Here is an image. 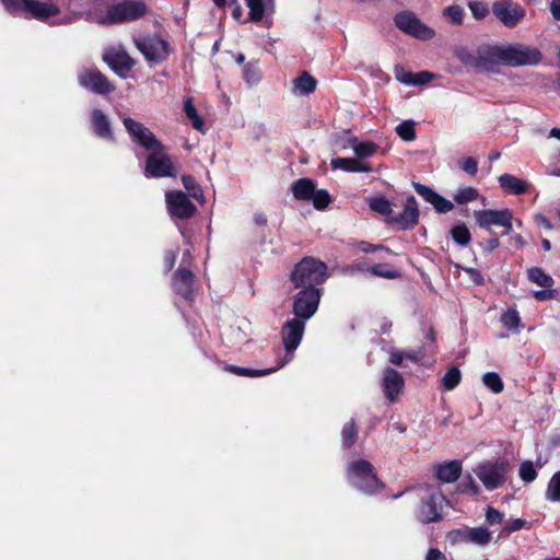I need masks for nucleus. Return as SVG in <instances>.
Returning a JSON list of instances; mask_svg holds the SVG:
<instances>
[{
  "label": "nucleus",
  "instance_id": "f257e3e1",
  "mask_svg": "<svg viewBox=\"0 0 560 560\" xmlns=\"http://www.w3.org/2000/svg\"><path fill=\"white\" fill-rule=\"evenodd\" d=\"M491 56L495 61L511 67L537 66L542 61L538 48L522 44L493 47Z\"/></svg>",
  "mask_w": 560,
  "mask_h": 560
},
{
  "label": "nucleus",
  "instance_id": "f03ea898",
  "mask_svg": "<svg viewBox=\"0 0 560 560\" xmlns=\"http://www.w3.org/2000/svg\"><path fill=\"white\" fill-rule=\"evenodd\" d=\"M327 277V266L313 257L303 258L291 272V281L301 289L316 288Z\"/></svg>",
  "mask_w": 560,
  "mask_h": 560
},
{
  "label": "nucleus",
  "instance_id": "7ed1b4c3",
  "mask_svg": "<svg viewBox=\"0 0 560 560\" xmlns=\"http://www.w3.org/2000/svg\"><path fill=\"white\" fill-rule=\"evenodd\" d=\"M133 43L149 63H161L171 52L168 43L156 34L136 36Z\"/></svg>",
  "mask_w": 560,
  "mask_h": 560
},
{
  "label": "nucleus",
  "instance_id": "20e7f679",
  "mask_svg": "<svg viewBox=\"0 0 560 560\" xmlns=\"http://www.w3.org/2000/svg\"><path fill=\"white\" fill-rule=\"evenodd\" d=\"M2 4L11 11L25 12L38 20H45L59 13L58 7L52 1L2 0Z\"/></svg>",
  "mask_w": 560,
  "mask_h": 560
},
{
  "label": "nucleus",
  "instance_id": "39448f33",
  "mask_svg": "<svg viewBox=\"0 0 560 560\" xmlns=\"http://www.w3.org/2000/svg\"><path fill=\"white\" fill-rule=\"evenodd\" d=\"M305 322L306 319L294 317L284 323L281 331V337L287 354L282 362L277 365L280 366V369L292 361L293 352L299 347L303 338Z\"/></svg>",
  "mask_w": 560,
  "mask_h": 560
},
{
  "label": "nucleus",
  "instance_id": "423d86ee",
  "mask_svg": "<svg viewBox=\"0 0 560 560\" xmlns=\"http://www.w3.org/2000/svg\"><path fill=\"white\" fill-rule=\"evenodd\" d=\"M294 198L299 200H312L313 206L318 209H325L330 202V196L325 189H316V184L310 178H301L292 184L291 187Z\"/></svg>",
  "mask_w": 560,
  "mask_h": 560
},
{
  "label": "nucleus",
  "instance_id": "0eeeda50",
  "mask_svg": "<svg viewBox=\"0 0 560 560\" xmlns=\"http://www.w3.org/2000/svg\"><path fill=\"white\" fill-rule=\"evenodd\" d=\"M143 174L147 178H160L175 176L174 164L165 153L163 144L159 149L149 151Z\"/></svg>",
  "mask_w": 560,
  "mask_h": 560
},
{
  "label": "nucleus",
  "instance_id": "6e6552de",
  "mask_svg": "<svg viewBox=\"0 0 560 560\" xmlns=\"http://www.w3.org/2000/svg\"><path fill=\"white\" fill-rule=\"evenodd\" d=\"M395 25L404 33L421 39L428 40L431 39L435 32L423 24L413 12L411 11H402L396 14L395 16Z\"/></svg>",
  "mask_w": 560,
  "mask_h": 560
},
{
  "label": "nucleus",
  "instance_id": "1a4fd4ad",
  "mask_svg": "<svg viewBox=\"0 0 560 560\" xmlns=\"http://www.w3.org/2000/svg\"><path fill=\"white\" fill-rule=\"evenodd\" d=\"M147 7L140 1H125L110 7L107 10L104 23H125L144 15Z\"/></svg>",
  "mask_w": 560,
  "mask_h": 560
},
{
  "label": "nucleus",
  "instance_id": "9d476101",
  "mask_svg": "<svg viewBox=\"0 0 560 560\" xmlns=\"http://www.w3.org/2000/svg\"><path fill=\"white\" fill-rule=\"evenodd\" d=\"M418 512V518L422 523L436 522L441 518L444 509L448 506V501L443 492H429L422 499Z\"/></svg>",
  "mask_w": 560,
  "mask_h": 560
},
{
  "label": "nucleus",
  "instance_id": "9b49d317",
  "mask_svg": "<svg viewBox=\"0 0 560 560\" xmlns=\"http://www.w3.org/2000/svg\"><path fill=\"white\" fill-rule=\"evenodd\" d=\"M78 82L81 88L100 95H107L115 90V85L97 69L80 70Z\"/></svg>",
  "mask_w": 560,
  "mask_h": 560
},
{
  "label": "nucleus",
  "instance_id": "f8f14e48",
  "mask_svg": "<svg viewBox=\"0 0 560 560\" xmlns=\"http://www.w3.org/2000/svg\"><path fill=\"white\" fill-rule=\"evenodd\" d=\"M320 295V290L317 288L301 289L293 303L294 315L302 319H310L317 311Z\"/></svg>",
  "mask_w": 560,
  "mask_h": 560
},
{
  "label": "nucleus",
  "instance_id": "ddd939ff",
  "mask_svg": "<svg viewBox=\"0 0 560 560\" xmlns=\"http://www.w3.org/2000/svg\"><path fill=\"white\" fill-rule=\"evenodd\" d=\"M474 218L478 226L487 230L490 229L491 226L512 229V223L514 220L513 212L508 208L501 210H475Z\"/></svg>",
  "mask_w": 560,
  "mask_h": 560
},
{
  "label": "nucleus",
  "instance_id": "4468645a",
  "mask_svg": "<svg viewBox=\"0 0 560 560\" xmlns=\"http://www.w3.org/2000/svg\"><path fill=\"white\" fill-rule=\"evenodd\" d=\"M348 477L358 487L376 489L382 486L374 472L373 466L363 459L350 464Z\"/></svg>",
  "mask_w": 560,
  "mask_h": 560
},
{
  "label": "nucleus",
  "instance_id": "2eb2a0df",
  "mask_svg": "<svg viewBox=\"0 0 560 560\" xmlns=\"http://www.w3.org/2000/svg\"><path fill=\"white\" fill-rule=\"evenodd\" d=\"M508 474V464L501 463H483L476 469V475L482 481L486 488H500L503 486Z\"/></svg>",
  "mask_w": 560,
  "mask_h": 560
},
{
  "label": "nucleus",
  "instance_id": "dca6fc26",
  "mask_svg": "<svg viewBox=\"0 0 560 560\" xmlns=\"http://www.w3.org/2000/svg\"><path fill=\"white\" fill-rule=\"evenodd\" d=\"M122 124L127 131L130 133L131 138L147 151L159 149L161 147L162 143L143 124L136 121L130 117H125L122 119Z\"/></svg>",
  "mask_w": 560,
  "mask_h": 560
},
{
  "label": "nucleus",
  "instance_id": "f3484780",
  "mask_svg": "<svg viewBox=\"0 0 560 560\" xmlns=\"http://www.w3.org/2000/svg\"><path fill=\"white\" fill-rule=\"evenodd\" d=\"M495 18L506 27L516 26L525 16L524 9L516 3L498 1L492 7Z\"/></svg>",
  "mask_w": 560,
  "mask_h": 560
},
{
  "label": "nucleus",
  "instance_id": "a211bd4d",
  "mask_svg": "<svg viewBox=\"0 0 560 560\" xmlns=\"http://www.w3.org/2000/svg\"><path fill=\"white\" fill-rule=\"evenodd\" d=\"M166 205L172 217L187 219L196 210L194 203L182 191H171L166 194Z\"/></svg>",
  "mask_w": 560,
  "mask_h": 560
},
{
  "label": "nucleus",
  "instance_id": "6ab92c4d",
  "mask_svg": "<svg viewBox=\"0 0 560 560\" xmlns=\"http://www.w3.org/2000/svg\"><path fill=\"white\" fill-rule=\"evenodd\" d=\"M103 60L115 72L128 71L135 66V60L121 46L107 48L103 54Z\"/></svg>",
  "mask_w": 560,
  "mask_h": 560
},
{
  "label": "nucleus",
  "instance_id": "aec40b11",
  "mask_svg": "<svg viewBox=\"0 0 560 560\" xmlns=\"http://www.w3.org/2000/svg\"><path fill=\"white\" fill-rule=\"evenodd\" d=\"M405 381L402 375L394 369H385L382 382V388L385 397L389 402H394L398 399L402 392Z\"/></svg>",
  "mask_w": 560,
  "mask_h": 560
},
{
  "label": "nucleus",
  "instance_id": "412c9836",
  "mask_svg": "<svg viewBox=\"0 0 560 560\" xmlns=\"http://www.w3.org/2000/svg\"><path fill=\"white\" fill-rule=\"evenodd\" d=\"M415 189L425 201L430 202L438 212L446 213L453 209V203L450 200L440 196L428 186L415 184Z\"/></svg>",
  "mask_w": 560,
  "mask_h": 560
},
{
  "label": "nucleus",
  "instance_id": "4be33fe9",
  "mask_svg": "<svg viewBox=\"0 0 560 560\" xmlns=\"http://www.w3.org/2000/svg\"><path fill=\"white\" fill-rule=\"evenodd\" d=\"M435 477L445 483L456 481L462 472V462L450 460L443 464H438L433 467Z\"/></svg>",
  "mask_w": 560,
  "mask_h": 560
},
{
  "label": "nucleus",
  "instance_id": "5701e85b",
  "mask_svg": "<svg viewBox=\"0 0 560 560\" xmlns=\"http://www.w3.org/2000/svg\"><path fill=\"white\" fill-rule=\"evenodd\" d=\"M394 220L404 230L410 229L418 223L419 210L417 201L413 197L407 198L402 212Z\"/></svg>",
  "mask_w": 560,
  "mask_h": 560
},
{
  "label": "nucleus",
  "instance_id": "b1692460",
  "mask_svg": "<svg viewBox=\"0 0 560 560\" xmlns=\"http://www.w3.org/2000/svg\"><path fill=\"white\" fill-rule=\"evenodd\" d=\"M248 8V18L253 22H259L264 16L275 12V0H245Z\"/></svg>",
  "mask_w": 560,
  "mask_h": 560
},
{
  "label": "nucleus",
  "instance_id": "393cba45",
  "mask_svg": "<svg viewBox=\"0 0 560 560\" xmlns=\"http://www.w3.org/2000/svg\"><path fill=\"white\" fill-rule=\"evenodd\" d=\"M334 170H341L349 173H369L372 171L369 163L354 158H335L330 162Z\"/></svg>",
  "mask_w": 560,
  "mask_h": 560
},
{
  "label": "nucleus",
  "instance_id": "a878e982",
  "mask_svg": "<svg viewBox=\"0 0 560 560\" xmlns=\"http://www.w3.org/2000/svg\"><path fill=\"white\" fill-rule=\"evenodd\" d=\"M194 275L187 269H178L174 276V289L185 299L192 293Z\"/></svg>",
  "mask_w": 560,
  "mask_h": 560
},
{
  "label": "nucleus",
  "instance_id": "bb28decb",
  "mask_svg": "<svg viewBox=\"0 0 560 560\" xmlns=\"http://www.w3.org/2000/svg\"><path fill=\"white\" fill-rule=\"evenodd\" d=\"M351 148L360 161L374 155L377 145L372 141H359L355 137H349L342 148Z\"/></svg>",
  "mask_w": 560,
  "mask_h": 560
},
{
  "label": "nucleus",
  "instance_id": "cd10ccee",
  "mask_svg": "<svg viewBox=\"0 0 560 560\" xmlns=\"http://www.w3.org/2000/svg\"><path fill=\"white\" fill-rule=\"evenodd\" d=\"M498 182L502 189L514 195H522L527 191L528 184L512 174H502Z\"/></svg>",
  "mask_w": 560,
  "mask_h": 560
},
{
  "label": "nucleus",
  "instance_id": "c85d7f7f",
  "mask_svg": "<svg viewBox=\"0 0 560 560\" xmlns=\"http://www.w3.org/2000/svg\"><path fill=\"white\" fill-rule=\"evenodd\" d=\"M92 126L98 137L113 139V133L107 116L100 109L92 112Z\"/></svg>",
  "mask_w": 560,
  "mask_h": 560
},
{
  "label": "nucleus",
  "instance_id": "c756f323",
  "mask_svg": "<svg viewBox=\"0 0 560 560\" xmlns=\"http://www.w3.org/2000/svg\"><path fill=\"white\" fill-rule=\"evenodd\" d=\"M292 83L294 95H307L315 91L317 84L315 78L307 72H302Z\"/></svg>",
  "mask_w": 560,
  "mask_h": 560
},
{
  "label": "nucleus",
  "instance_id": "7c9ffc66",
  "mask_svg": "<svg viewBox=\"0 0 560 560\" xmlns=\"http://www.w3.org/2000/svg\"><path fill=\"white\" fill-rule=\"evenodd\" d=\"M184 112L188 119L191 121L192 127L201 132L206 133L207 129L205 126L203 118L198 114L197 108L192 104V100L190 97L184 101Z\"/></svg>",
  "mask_w": 560,
  "mask_h": 560
},
{
  "label": "nucleus",
  "instance_id": "2f4dec72",
  "mask_svg": "<svg viewBox=\"0 0 560 560\" xmlns=\"http://www.w3.org/2000/svg\"><path fill=\"white\" fill-rule=\"evenodd\" d=\"M226 370L232 372V373H234V374H236V375H240V376L261 377V376L269 375V374H271L273 372H277L278 370H280V366H273V368L265 369V370H252V369L230 365V366L226 368Z\"/></svg>",
  "mask_w": 560,
  "mask_h": 560
},
{
  "label": "nucleus",
  "instance_id": "473e14b6",
  "mask_svg": "<svg viewBox=\"0 0 560 560\" xmlns=\"http://www.w3.org/2000/svg\"><path fill=\"white\" fill-rule=\"evenodd\" d=\"M502 325L512 332H518L521 316L516 310L509 308L501 316Z\"/></svg>",
  "mask_w": 560,
  "mask_h": 560
},
{
  "label": "nucleus",
  "instance_id": "72a5a7b5",
  "mask_svg": "<svg viewBox=\"0 0 560 560\" xmlns=\"http://www.w3.org/2000/svg\"><path fill=\"white\" fill-rule=\"evenodd\" d=\"M491 533L485 527H472L469 528L468 542L485 546L491 540Z\"/></svg>",
  "mask_w": 560,
  "mask_h": 560
},
{
  "label": "nucleus",
  "instance_id": "f704fd0d",
  "mask_svg": "<svg viewBox=\"0 0 560 560\" xmlns=\"http://www.w3.org/2000/svg\"><path fill=\"white\" fill-rule=\"evenodd\" d=\"M369 271L375 277L385 279H397L400 277L399 271L388 264H375L369 269Z\"/></svg>",
  "mask_w": 560,
  "mask_h": 560
},
{
  "label": "nucleus",
  "instance_id": "c9c22d12",
  "mask_svg": "<svg viewBox=\"0 0 560 560\" xmlns=\"http://www.w3.org/2000/svg\"><path fill=\"white\" fill-rule=\"evenodd\" d=\"M443 16L451 24L460 25L465 16V10L463 7L457 4L448 5L443 10Z\"/></svg>",
  "mask_w": 560,
  "mask_h": 560
},
{
  "label": "nucleus",
  "instance_id": "e433bc0d",
  "mask_svg": "<svg viewBox=\"0 0 560 560\" xmlns=\"http://www.w3.org/2000/svg\"><path fill=\"white\" fill-rule=\"evenodd\" d=\"M528 278L532 282L542 287L551 288L553 280L550 276L545 273L540 268H532L528 270Z\"/></svg>",
  "mask_w": 560,
  "mask_h": 560
},
{
  "label": "nucleus",
  "instance_id": "4c0bfd02",
  "mask_svg": "<svg viewBox=\"0 0 560 560\" xmlns=\"http://www.w3.org/2000/svg\"><path fill=\"white\" fill-rule=\"evenodd\" d=\"M482 383L494 394L501 393L504 387L501 377L495 372H487L486 374H483Z\"/></svg>",
  "mask_w": 560,
  "mask_h": 560
},
{
  "label": "nucleus",
  "instance_id": "58836bf2",
  "mask_svg": "<svg viewBox=\"0 0 560 560\" xmlns=\"http://www.w3.org/2000/svg\"><path fill=\"white\" fill-rule=\"evenodd\" d=\"M462 380V373L458 368H451L443 376L442 384L446 390L454 389Z\"/></svg>",
  "mask_w": 560,
  "mask_h": 560
},
{
  "label": "nucleus",
  "instance_id": "ea45409f",
  "mask_svg": "<svg viewBox=\"0 0 560 560\" xmlns=\"http://www.w3.org/2000/svg\"><path fill=\"white\" fill-rule=\"evenodd\" d=\"M452 238L460 246H466L470 243L471 235L468 228L464 224L456 225L451 231Z\"/></svg>",
  "mask_w": 560,
  "mask_h": 560
},
{
  "label": "nucleus",
  "instance_id": "a19ab883",
  "mask_svg": "<svg viewBox=\"0 0 560 560\" xmlns=\"http://www.w3.org/2000/svg\"><path fill=\"white\" fill-rule=\"evenodd\" d=\"M397 135L404 141H413L416 139L415 122L412 120H405L396 127Z\"/></svg>",
  "mask_w": 560,
  "mask_h": 560
},
{
  "label": "nucleus",
  "instance_id": "79ce46f5",
  "mask_svg": "<svg viewBox=\"0 0 560 560\" xmlns=\"http://www.w3.org/2000/svg\"><path fill=\"white\" fill-rule=\"evenodd\" d=\"M358 430L355 423L351 420L347 422L341 432L342 444L346 447H350L357 440Z\"/></svg>",
  "mask_w": 560,
  "mask_h": 560
},
{
  "label": "nucleus",
  "instance_id": "37998d69",
  "mask_svg": "<svg viewBox=\"0 0 560 560\" xmlns=\"http://www.w3.org/2000/svg\"><path fill=\"white\" fill-rule=\"evenodd\" d=\"M518 476L525 482H532L537 477V470L530 460H524L518 468Z\"/></svg>",
  "mask_w": 560,
  "mask_h": 560
},
{
  "label": "nucleus",
  "instance_id": "c03bdc74",
  "mask_svg": "<svg viewBox=\"0 0 560 560\" xmlns=\"http://www.w3.org/2000/svg\"><path fill=\"white\" fill-rule=\"evenodd\" d=\"M478 197H479V192H478V190L476 188H474V187H465V188L459 189L455 194L454 200L457 203L463 205V203H467V202L474 201Z\"/></svg>",
  "mask_w": 560,
  "mask_h": 560
},
{
  "label": "nucleus",
  "instance_id": "a18cd8bd",
  "mask_svg": "<svg viewBox=\"0 0 560 560\" xmlns=\"http://www.w3.org/2000/svg\"><path fill=\"white\" fill-rule=\"evenodd\" d=\"M370 208L381 214L387 215L392 213V203L383 198L377 197L370 200Z\"/></svg>",
  "mask_w": 560,
  "mask_h": 560
},
{
  "label": "nucleus",
  "instance_id": "49530a36",
  "mask_svg": "<svg viewBox=\"0 0 560 560\" xmlns=\"http://www.w3.org/2000/svg\"><path fill=\"white\" fill-rule=\"evenodd\" d=\"M395 77L402 84L413 85L415 73L401 66L395 67Z\"/></svg>",
  "mask_w": 560,
  "mask_h": 560
},
{
  "label": "nucleus",
  "instance_id": "de8ad7c7",
  "mask_svg": "<svg viewBox=\"0 0 560 560\" xmlns=\"http://www.w3.org/2000/svg\"><path fill=\"white\" fill-rule=\"evenodd\" d=\"M456 58L466 66H474L476 63L475 56L465 47H458L455 49Z\"/></svg>",
  "mask_w": 560,
  "mask_h": 560
},
{
  "label": "nucleus",
  "instance_id": "09e8293b",
  "mask_svg": "<svg viewBox=\"0 0 560 560\" xmlns=\"http://www.w3.org/2000/svg\"><path fill=\"white\" fill-rule=\"evenodd\" d=\"M468 7L472 15L478 20L483 19L489 12L487 4L481 1H471L468 3Z\"/></svg>",
  "mask_w": 560,
  "mask_h": 560
},
{
  "label": "nucleus",
  "instance_id": "8fccbe9b",
  "mask_svg": "<svg viewBox=\"0 0 560 560\" xmlns=\"http://www.w3.org/2000/svg\"><path fill=\"white\" fill-rule=\"evenodd\" d=\"M244 77L249 84H255L260 80V72L254 65H247L244 70Z\"/></svg>",
  "mask_w": 560,
  "mask_h": 560
},
{
  "label": "nucleus",
  "instance_id": "3c124183",
  "mask_svg": "<svg viewBox=\"0 0 560 560\" xmlns=\"http://www.w3.org/2000/svg\"><path fill=\"white\" fill-rule=\"evenodd\" d=\"M469 528L455 529L448 534V538L453 544L468 542Z\"/></svg>",
  "mask_w": 560,
  "mask_h": 560
},
{
  "label": "nucleus",
  "instance_id": "603ef678",
  "mask_svg": "<svg viewBox=\"0 0 560 560\" xmlns=\"http://www.w3.org/2000/svg\"><path fill=\"white\" fill-rule=\"evenodd\" d=\"M354 246H355V248L359 252H362V253H372V252H375V250H386V252H389V249L384 247L383 245H373V244H370V243L364 242V241L355 243Z\"/></svg>",
  "mask_w": 560,
  "mask_h": 560
},
{
  "label": "nucleus",
  "instance_id": "864d4df0",
  "mask_svg": "<svg viewBox=\"0 0 560 560\" xmlns=\"http://www.w3.org/2000/svg\"><path fill=\"white\" fill-rule=\"evenodd\" d=\"M460 166L469 175H475L478 171V162L471 156L464 159Z\"/></svg>",
  "mask_w": 560,
  "mask_h": 560
},
{
  "label": "nucleus",
  "instance_id": "5fc2aeb1",
  "mask_svg": "<svg viewBox=\"0 0 560 560\" xmlns=\"http://www.w3.org/2000/svg\"><path fill=\"white\" fill-rule=\"evenodd\" d=\"M435 78V74L429 71H420L415 73L413 85H424L431 82Z\"/></svg>",
  "mask_w": 560,
  "mask_h": 560
},
{
  "label": "nucleus",
  "instance_id": "6e6d98bb",
  "mask_svg": "<svg viewBox=\"0 0 560 560\" xmlns=\"http://www.w3.org/2000/svg\"><path fill=\"white\" fill-rule=\"evenodd\" d=\"M486 520L491 525L500 524L502 522V520H503V515L499 511H497V510H494V509L489 506L487 509Z\"/></svg>",
  "mask_w": 560,
  "mask_h": 560
},
{
  "label": "nucleus",
  "instance_id": "4d7b16f0",
  "mask_svg": "<svg viewBox=\"0 0 560 560\" xmlns=\"http://www.w3.org/2000/svg\"><path fill=\"white\" fill-rule=\"evenodd\" d=\"M423 358H424V352L422 349L404 351V361L407 360L410 362H419Z\"/></svg>",
  "mask_w": 560,
  "mask_h": 560
},
{
  "label": "nucleus",
  "instance_id": "13d9d810",
  "mask_svg": "<svg viewBox=\"0 0 560 560\" xmlns=\"http://www.w3.org/2000/svg\"><path fill=\"white\" fill-rule=\"evenodd\" d=\"M534 296L538 301H547V300H551L556 296V291L550 288H545L542 290L535 291Z\"/></svg>",
  "mask_w": 560,
  "mask_h": 560
},
{
  "label": "nucleus",
  "instance_id": "bf43d9fd",
  "mask_svg": "<svg viewBox=\"0 0 560 560\" xmlns=\"http://www.w3.org/2000/svg\"><path fill=\"white\" fill-rule=\"evenodd\" d=\"M464 271L469 276V279L476 283V284H482L483 283V277L481 273L474 268H464Z\"/></svg>",
  "mask_w": 560,
  "mask_h": 560
},
{
  "label": "nucleus",
  "instance_id": "052dcab7",
  "mask_svg": "<svg viewBox=\"0 0 560 560\" xmlns=\"http://www.w3.org/2000/svg\"><path fill=\"white\" fill-rule=\"evenodd\" d=\"M182 180H183V184H184L185 188L187 190L192 191L191 192L192 197L197 199L198 198V194L196 191H194L195 188L197 187L195 179L192 177L188 176V175H184L182 177Z\"/></svg>",
  "mask_w": 560,
  "mask_h": 560
},
{
  "label": "nucleus",
  "instance_id": "680f3d73",
  "mask_svg": "<svg viewBox=\"0 0 560 560\" xmlns=\"http://www.w3.org/2000/svg\"><path fill=\"white\" fill-rule=\"evenodd\" d=\"M389 361L395 365H400L404 362V351L393 349L389 351Z\"/></svg>",
  "mask_w": 560,
  "mask_h": 560
},
{
  "label": "nucleus",
  "instance_id": "e2e57ef3",
  "mask_svg": "<svg viewBox=\"0 0 560 560\" xmlns=\"http://www.w3.org/2000/svg\"><path fill=\"white\" fill-rule=\"evenodd\" d=\"M499 245H500V241L498 237L487 240L481 244L483 250H486V252H492L495 248H498Z\"/></svg>",
  "mask_w": 560,
  "mask_h": 560
},
{
  "label": "nucleus",
  "instance_id": "0e129e2a",
  "mask_svg": "<svg viewBox=\"0 0 560 560\" xmlns=\"http://www.w3.org/2000/svg\"><path fill=\"white\" fill-rule=\"evenodd\" d=\"M526 525V521L522 520V518H515L513 520L508 526H506V529L509 532H516V530H520L521 528H523L524 526Z\"/></svg>",
  "mask_w": 560,
  "mask_h": 560
},
{
  "label": "nucleus",
  "instance_id": "69168bd1",
  "mask_svg": "<svg viewBox=\"0 0 560 560\" xmlns=\"http://www.w3.org/2000/svg\"><path fill=\"white\" fill-rule=\"evenodd\" d=\"M425 560H447L439 549H430Z\"/></svg>",
  "mask_w": 560,
  "mask_h": 560
},
{
  "label": "nucleus",
  "instance_id": "338daca9",
  "mask_svg": "<svg viewBox=\"0 0 560 560\" xmlns=\"http://www.w3.org/2000/svg\"><path fill=\"white\" fill-rule=\"evenodd\" d=\"M550 11L555 20L560 21V0H552Z\"/></svg>",
  "mask_w": 560,
  "mask_h": 560
},
{
  "label": "nucleus",
  "instance_id": "774afa93",
  "mask_svg": "<svg viewBox=\"0 0 560 560\" xmlns=\"http://www.w3.org/2000/svg\"><path fill=\"white\" fill-rule=\"evenodd\" d=\"M535 221L536 223H538L539 225H542L544 228L550 230L552 228L550 221L545 218L542 214H536L535 215Z\"/></svg>",
  "mask_w": 560,
  "mask_h": 560
}]
</instances>
